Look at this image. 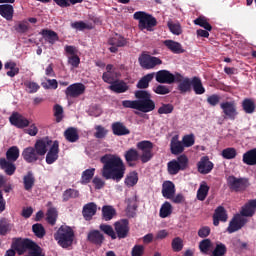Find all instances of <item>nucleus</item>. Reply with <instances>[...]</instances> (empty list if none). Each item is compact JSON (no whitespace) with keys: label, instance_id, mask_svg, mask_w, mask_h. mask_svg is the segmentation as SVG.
Segmentation results:
<instances>
[{"label":"nucleus","instance_id":"nucleus-1","mask_svg":"<svg viewBox=\"0 0 256 256\" xmlns=\"http://www.w3.org/2000/svg\"><path fill=\"white\" fill-rule=\"evenodd\" d=\"M100 162L103 164L101 175L104 179H112L119 183L125 177V163L121 157L115 154H105L100 158Z\"/></svg>","mask_w":256,"mask_h":256},{"label":"nucleus","instance_id":"nucleus-2","mask_svg":"<svg viewBox=\"0 0 256 256\" xmlns=\"http://www.w3.org/2000/svg\"><path fill=\"white\" fill-rule=\"evenodd\" d=\"M54 239L57 241L58 245L63 249H68L73 245L75 239V232L72 227L61 226L57 232L54 234Z\"/></svg>","mask_w":256,"mask_h":256},{"label":"nucleus","instance_id":"nucleus-3","mask_svg":"<svg viewBox=\"0 0 256 256\" xmlns=\"http://www.w3.org/2000/svg\"><path fill=\"white\" fill-rule=\"evenodd\" d=\"M134 19L138 22V28L140 31H153V27H157V19L153 15L143 11L135 12Z\"/></svg>","mask_w":256,"mask_h":256},{"label":"nucleus","instance_id":"nucleus-4","mask_svg":"<svg viewBox=\"0 0 256 256\" xmlns=\"http://www.w3.org/2000/svg\"><path fill=\"white\" fill-rule=\"evenodd\" d=\"M134 95L136 99H139V111L142 113L155 111V101L151 99V93L145 90H137Z\"/></svg>","mask_w":256,"mask_h":256},{"label":"nucleus","instance_id":"nucleus-5","mask_svg":"<svg viewBox=\"0 0 256 256\" xmlns=\"http://www.w3.org/2000/svg\"><path fill=\"white\" fill-rule=\"evenodd\" d=\"M169 175H177L179 171H185L189 167V158L187 155H180L167 164Z\"/></svg>","mask_w":256,"mask_h":256},{"label":"nucleus","instance_id":"nucleus-6","mask_svg":"<svg viewBox=\"0 0 256 256\" xmlns=\"http://www.w3.org/2000/svg\"><path fill=\"white\" fill-rule=\"evenodd\" d=\"M227 185L230 191H234L235 193H241L245 191L247 187H249V179L229 176L227 178Z\"/></svg>","mask_w":256,"mask_h":256},{"label":"nucleus","instance_id":"nucleus-7","mask_svg":"<svg viewBox=\"0 0 256 256\" xmlns=\"http://www.w3.org/2000/svg\"><path fill=\"white\" fill-rule=\"evenodd\" d=\"M139 151L142 152L140 159L142 163H149L150 159H153V142L149 140H143L136 144Z\"/></svg>","mask_w":256,"mask_h":256},{"label":"nucleus","instance_id":"nucleus-8","mask_svg":"<svg viewBox=\"0 0 256 256\" xmlns=\"http://www.w3.org/2000/svg\"><path fill=\"white\" fill-rule=\"evenodd\" d=\"M220 109H222L225 119H229L230 121H235L239 115V111H237V102L235 100L222 102L220 104Z\"/></svg>","mask_w":256,"mask_h":256},{"label":"nucleus","instance_id":"nucleus-9","mask_svg":"<svg viewBox=\"0 0 256 256\" xmlns=\"http://www.w3.org/2000/svg\"><path fill=\"white\" fill-rule=\"evenodd\" d=\"M174 83H178L177 89L183 95L191 91L193 79L183 76L181 73L176 72Z\"/></svg>","mask_w":256,"mask_h":256},{"label":"nucleus","instance_id":"nucleus-10","mask_svg":"<svg viewBox=\"0 0 256 256\" xmlns=\"http://www.w3.org/2000/svg\"><path fill=\"white\" fill-rule=\"evenodd\" d=\"M114 231L116 233V239H127L129 237V220L121 219L114 223Z\"/></svg>","mask_w":256,"mask_h":256},{"label":"nucleus","instance_id":"nucleus-11","mask_svg":"<svg viewBox=\"0 0 256 256\" xmlns=\"http://www.w3.org/2000/svg\"><path fill=\"white\" fill-rule=\"evenodd\" d=\"M87 87L83 83H74L69 85L65 90L66 97L70 99H77V97H81V95H85Z\"/></svg>","mask_w":256,"mask_h":256},{"label":"nucleus","instance_id":"nucleus-12","mask_svg":"<svg viewBox=\"0 0 256 256\" xmlns=\"http://www.w3.org/2000/svg\"><path fill=\"white\" fill-rule=\"evenodd\" d=\"M248 221L249 220L247 218L241 216L240 214H235L233 216V218L231 219V221L229 222L227 231L230 234L235 233V232L243 229V227H245V225H247Z\"/></svg>","mask_w":256,"mask_h":256},{"label":"nucleus","instance_id":"nucleus-13","mask_svg":"<svg viewBox=\"0 0 256 256\" xmlns=\"http://www.w3.org/2000/svg\"><path fill=\"white\" fill-rule=\"evenodd\" d=\"M138 61L143 69H153L154 67H157V65H161V63H163L161 59L149 54H142Z\"/></svg>","mask_w":256,"mask_h":256},{"label":"nucleus","instance_id":"nucleus-14","mask_svg":"<svg viewBox=\"0 0 256 256\" xmlns=\"http://www.w3.org/2000/svg\"><path fill=\"white\" fill-rule=\"evenodd\" d=\"M64 51L66 55H70L68 57V64L71 65L72 69H77L81 63V58L77 56V47L66 45Z\"/></svg>","mask_w":256,"mask_h":256},{"label":"nucleus","instance_id":"nucleus-15","mask_svg":"<svg viewBox=\"0 0 256 256\" xmlns=\"http://www.w3.org/2000/svg\"><path fill=\"white\" fill-rule=\"evenodd\" d=\"M157 83L173 85L175 83V79L177 77V73H170L169 70H159L157 74H155Z\"/></svg>","mask_w":256,"mask_h":256},{"label":"nucleus","instance_id":"nucleus-16","mask_svg":"<svg viewBox=\"0 0 256 256\" xmlns=\"http://www.w3.org/2000/svg\"><path fill=\"white\" fill-rule=\"evenodd\" d=\"M52 145L53 140L49 139V137H45L37 140L33 148L40 157H43L47 154V151H49L48 147H51Z\"/></svg>","mask_w":256,"mask_h":256},{"label":"nucleus","instance_id":"nucleus-17","mask_svg":"<svg viewBox=\"0 0 256 256\" xmlns=\"http://www.w3.org/2000/svg\"><path fill=\"white\" fill-rule=\"evenodd\" d=\"M9 121L11 125L17 127V129H25V127H29V120L25 118V116L19 114V112H14L9 117Z\"/></svg>","mask_w":256,"mask_h":256},{"label":"nucleus","instance_id":"nucleus-18","mask_svg":"<svg viewBox=\"0 0 256 256\" xmlns=\"http://www.w3.org/2000/svg\"><path fill=\"white\" fill-rule=\"evenodd\" d=\"M87 241L96 247H101L105 242V235L99 230H91L87 235Z\"/></svg>","mask_w":256,"mask_h":256},{"label":"nucleus","instance_id":"nucleus-19","mask_svg":"<svg viewBox=\"0 0 256 256\" xmlns=\"http://www.w3.org/2000/svg\"><path fill=\"white\" fill-rule=\"evenodd\" d=\"M214 164L209 160L208 156H203L200 161L197 163L198 172L201 175H209L213 171Z\"/></svg>","mask_w":256,"mask_h":256},{"label":"nucleus","instance_id":"nucleus-20","mask_svg":"<svg viewBox=\"0 0 256 256\" xmlns=\"http://www.w3.org/2000/svg\"><path fill=\"white\" fill-rule=\"evenodd\" d=\"M59 159V141L55 140L46 154L47 165H53Z\"/></svg>","mask_w":256,"mask_h":256},{"label":"nucleus","instance_id":"nucleus-21","mask_svg":"<svg viewBox=\"0 0 256 256\" xmlns=\"http://www.w3.org/2000/svg\"><path fill=\"white\" fill-rule=\"evenodd\" d=\"M108 45H111L109 48L110 53H117L119 47H125L127 45V39L123 36L112 37L108 40Z\"/></svg>","mask_w":256,"mask_h":256},{"label":"nucleus","instance_id":"nucleus-22","mask_svg":"<svg viewBox=\"0 0 256 256\" xmlns=\"http://www.w3.org/2000/svg\"><path fill=\"white\" fill-rule=\"evenodd\" d=\"M82 215L85 221H91L94 215H97V204L89 202L83 206Z\"/></svg>","mask_w":256,"mask_h":256},{"label":"nucleus","instance_id":"nucleus-23","mask_svg":"<svg viewBox=\"0 0 256 256\" xmlns=\"http://www.w3.org/2000/svg\"><path fill=\"white\" fill-rule=\"evenodd\" d=\"M170 151L172 155H181L185 151L183 142L179 141V136L175 135L172 137L170 142Z\"/></svg>","mask_w":256,"mask_h":256},{"label":"nucleus","instance_id":"nucleus-24","mask_svg":"<svg viewBox=\"0 0 256 256\" xmlns=\"http://www.w3.org/2000/svg\"><path fill=\"white\" fill-rule=\"evenodd\" d=\"M22 157L26 163H36L40 156L33 147H27L22 151Z\"/></svg>","mask_w":256,"mask_h":256},{"label":"nucleus","instance_id":"nucleus-25","mask_svg":"<svg viewBox=\"0 0 256 256\" xmlns=\"http://www.w3.org/2000/svg\"><path fill=\"white\" fill-rule=\"evenodd\" d=\"M255 211H256V199L250 200L248 201V203H246L241 211L240 214L241 217H253V215H255Z\"/></svg>","mask_w":256,"mask_h":256},{"label":"nucleus","instance_id":"nucleus-26","mask_svg":"<svg viewBox=\"0 0 256 256\" xmlns=\"http://www.w3.org/2000/svg\"><path fill=\"white\" fill-rule=\"evenodd\" d=\"M113 135H116L117 137H123L125 135H129L131 133V130L125 126L122 122H114L111 126Z\"/></svg>","mask_w":256,"mask_h":256},{"label":"nucleus","instance_id":"nucleus-27","mask_svg":"<svg viewBox=\"0 0 256 256\" xmlns=\"http://www.w3.org/2000/svg\"><path fill=\"white\" fill-rule=\"evenodd\" d=\"M175 184L172 181H166L162 185V196L164 199H173L175 197Z\"/></svg>","mask_w":256,"mask_h":256},{"label":"nucleus","instance_id":"nucleus-28","mask_svg":"<svg viewBox=\"0 0 256 256\" xmlns=\"http://www.w3.org/2000/svg\"><path fill=\"white\" fill-rule=\"evenodd\" d=\"M124 157L129 167H135V161L141 159L139 152L135 148H130L126 151Z\"/></svg>","mask_w":256,"mask_h":256},{"label":"nucleus","instance_id":"nucleus-29","mask_svg":"<svg viewBox=\"0 0 256 256\" xmlns=\"http://www.w3.org/2000/svg\"><path fill=\"white\" fill-rule=\"evenodd\" d=\"M242 161L244 165L254 167L256 165V148L246 151L242 156Z\"/></svg>","mask_w":256,"mask_h":256},{"label":"nucleus","instance_id":"nucleus-30","mask_svg":"<svg viewBox=\"0 0 256 256\" xmlns=\"http://www.w3.org/2000/svg\"><path fill=\"white\" fill-rule=\"evenodd\" d=\"M108 89L110 91H113V93H127V91H129V86L123 80H116L115 82L110 84Z\"/></svg>","mask_w":256,"mask_h":256},{"label":"nucleus","instance_id":"nucleus-31","mask_svg":"<svg viewBox=\"0 0 256 256\" xmlns=\"http://www.w3.org/2000/svg\"><path fill=\"white\" fill-rule=\"evenodd\" d=\"M13 223H11V220L7 217H1L0 218V235L2 237H5V235H8V233H11L13 231Z\"/></svg>","mask_w":256,"mask_h":256},{"label":"nucleus","instance_id":"nucleus-32","mask_svg":"<svg viewBox=\"0 0 256 256\" xmlns=\"http://www.w3.org/2000/svg\"><path fill=\"white\" fill-rule=\"evenodd\" d=\"M40 35H42L43 39L50 43V45H55V42L59 40V34L50 29H42Z\"/></svg>","mask_w":256,"mask_h":256},{"label":"nucleus","instance_id":"nucleus-33","mask_svg":"<svg viewBox=\"0 0 256 256\" xmlns=\"http://www.w3.org/2000/svg\"><path fill=\"white\" fill-rule=\"evenodd\" d=\"M0 167L6 173V175H15V171H17V167L13 164L12 161H9L5 158H0Z\"/></svg>","mask_w":256,"mask_h":256},{"label":"nucleus","instance_id":"nucleus-34","mask_svg":"<svg viewBox=\"0 0 256 256\" xmlns=\"http://www.w3.org/2000/svg\"><path fill=\"white\" fill-rule=\"evenodd\" d=\"M15 13V10L13 9V5L10 4H2L0 5V15L6 21H13V14Z\"/></svg>","mask_w":256,"mask_h":256},{"label":"nucleus","instance_id":"nucleus-35","mask_svg":"<svg viewBox=\"0 0 256 256\" xmlns=\"http://www.w3.org/2000/svg\"><path fill=\"white\" fill-rule=\"evenodd\" d=\"M164 45L169 50H171L172 53H175L176 55H179L181 53H185V49H183V46L179 42H176V41H173V40H165Z\"/></svg>","mask_w":256,"mask_h":256},{"label":"nucleus","instance_id":"nucleus-36","mask_svg":"<svg viewBox=\"0 0 256 256\" xmlns=\"http://www.w3.org/2000/svg\"><path fill=\"white\" fill-rule=\"evenodd\" d=\"M153 79H155V72L146 74L138 81L136 85L137 89H148L149 84L151 83V81H153Z\"/></svg>","mask_w":256,"mask_h":256},{"label":"nucleus","instance_id":"nucleus-37","mask_svg":"<svg viewBox=\"0 0 256 256\" xmlns=\"http://www.w3.org/2000/svg\"><path fill=\"white\" fill-rule=\"evenodd\" d=\"M242 109L244 113L247 115H252V113H255L256 105L255 100L251 98H245L242 101Z\"/></svg>","mask_w":256,"mask_h":256},{"label":"nucleus","instance_id":"nucleus-38","mask_svg":"<svg viewBox=\"0 0 256 256\" xmlns=\"http://www.w3.org/2000/svg\"><path fill=\"white\" fill-rule=\"evenodd\" d=\"M23 184L25 191H32L33 187H35V176L33 172H27V175L23 177Z\"/></svg>","mask_w":256,"mask_h":256},{"label":"nucleus","instance_id":"nucleus-39","mask_svg":"<svg viewBox=\"0 0 256 256\" xmlns=\"http://www.w3.org/2000/svg\"><path fill=\"white\" fill-rule=\"evenodd\" d=\"M192 88L196 95H203L205 93V87H203V82L201 78L194 76L192 78Z\"/></svg>","mask_w":256,"mask_h":256},{"label":"nucleus","instance_id":"nucleus-40","mask_svg":"<svg viewBox=\"0 0 256 256\" xmlns=\"http://www.w3.org/2000/svg\"><path fill=\"white\" fill-rule=\"evenodd\" d=\"M117 215V211L113 206H103L102 207V219L104 221H111L114 216Z\"/></svg>","mask_w":256,"mask_h":256},{"label":"nucleus","instance_id":"nucleus-41","mask_svg":"<svg viewBox=\"0 0 256 256\" xmlns=\"http://www.w3.org/2000/svg\"><path fill=\"white\" fill-rule=\"evenodd\" d=\"M173 213V206L170 202L166 201L162 204L159 212L161 219H167Z\"/></svg>","mask_w":256,"mask_h":256},{"label":"nucleus","instance_id":"nucleus-42","mask_svg":"<svg viewBox=\"0 0 256 256\" xmlns=\"http://www.w3.org/2000/svg\"><path fill=\"white\" fill-rule=\"evenodd\" d=\"M199 249L204 255H211V249H213V242H211V239H204L199 243Z\"/></svg>","mask_w":256,"mask_h":256},{"label":"nucleus","instance_id":"nucleus-43","mask_svg":"<svg viewBox=\"0 0 256 256\" xmlns=\"http://www.w3.org/2000/svg\"><path fill=\"white\" fill-rule=\"evenodd\" d=\"M227 255V246L221 242H217L215 248L210 252V256Z\"/></svg>","mask_w":256,"mask_h":256},{"label":"nucleus","instance_id":"nucleus-44","mask_svg":"<svg viewBox=\"0 0 256 256\" xmlns=\"http://www.w3.org/2000/svg\"><path fill=\"white\" fill-rule=\"evenodd\" d=\"M65 139L69 141V143H76L79 141V134L77 133V129L75 128H68L64 132Z\"/></svg>","mask_w":256,"mask_h":256},{"label":"nucleus","instance_id":"nucleus-45","mask_svg":"<svg viewBox=\"0 0 256 256\" xmlns=\"http://www.w3.org/2000/svg\"><path fill=\"white\" fill-rule=\"evenodd\" d=\"M57 217H59L57 208H49L47 210L46 221L49 225H55V223H57Z\"/></svg>","mask_w":256,"mask_h":256},{"label":"nucleus","instance_id":"nucleus-46","mask_svg":"<svg viewBox=\"0 0 256 256\" xmlns=\"http://www.w3.org/2000/svg\"><path fill=\"white\" fill-rule=\"evenodd\" d=\"M100 231L110 237L112 240L117 239V234L115 233V230L113 229V226L109 224H101L99 226Z\"/></svg>","mask_w":256,"mask_h":256},{"label":"nucleus","instance_id":"nucleus-47","mask_svg":"<svg viewBox=\"0 0 256 256\" xmlns=\"http://www.w3.org/2000/svg\"><path fill=\"white\" fill-rule=\"evenodd\" d=\"M6 159L7 161H12L15 163L17 159H19V147L12 146L6 152Z\"/></svg>","mask_w":256,"mask_h":256},{"label":"nucleus","instance_id":"nucleus-48","mask_svg":"<svg viewBox=\"0 0 256 256\" xmlns=\"http://www.w3.org/2000/svg\"><path fill=\"white\" fill-rule=\"evenodd\" d=\"M94 175H95V168L86 169L85 171L82 172L81 183L83 185H87V183H91V180L93 179Z\"/></svg>","mask_w":256,"mask_h":256},{"label":"nucleus","instance_id":"nucleus-49","mask_svg":"<svg viewBox=\"0 0 256 256\" xmlns=\"http://www.w3.org/2000/svg\"><path fill=\"white\" fill-rule=\"evenodd\" d=\"M194 25H198L199 27H202L206 31H213V26L209 22H207V18L204 16H200L194 20Z\"/></svg>","mask_w":256,"mask_h":256},{"label":"nucleus","instance_id":"nucleus-50","mask_svg":"<svg viewBox=\"0 0 256 256\" xmlns=\"http://www.w3.org/2000/svg\"><path fill=\"white\" fill-rule=\"evenodd\" d=\"M79 197V190L76 189H66L62 194V199L64 202L69 201V199H77Z\"/></svg>","mask_w":256,"mask_h":256},{"label":"nucleus","instance_id":"nucleus-51","mask_svg":"<svg viewBox=\"0 0 256 256\" xmlns=\"http://www.w3.org/2000/svg\"><path fill=\"white\" fill-rule=\"evenodd\" d=\"M32 231L34 233V235L38 238V239H43V237H45L46 235V231H45V227H43V224L41 223H36L32 226Z\"/></svg>","mask_w":256,"mask_h":256},{"label":"nucleus","instance_id":"nucleus-52","mask_svg":"<svg viewBox=\"0 0 256 256\" xmlns=\"http://www.w3.org/2000/svg\"><path fill=\"white\" fill-rule=\"evenodd\" d=\"M167 27L173 35H181V33H183V28L180 23H175L170 20L167 22Z\"/></svg>","mask_w":256,"mask_h":256},{"label":"nucleus","instance_id":"nucleus-53","mask_svg":"<svg viewBox=\"0 0 256 256\" xmlns=\"http://www.w3.org/2000/svg\"><path fill=\"white\" fill-rule=\"evenodd\" d=\"M214 217L218 218L222 223L227 222L228 215H227V210H225V207L223 206H218L215 209Z\"/></svg>","mask_w":256,"mask_h":256},{"label":"nucleus","instance_id":"nucleus-54","mask_svg":"<svg viewBox=\"0 0 256 256\" xmlns=\"http://www.w3.org/2000/svg\"><path fill=\"white\" fill-rule=\"evenodd\" d=\"M139 181V176L137 172H130L129 175L125 179V185L127 187H135L137 185V182Z\"/></svg>","mask_w":256,"mask_h":256},{"label":"nucleus","instance_id":"nucleus-55","mask_svg":"<svg viewBox=\"0 0 256 256\" xmlns=\"http://www.w3.org/2000/svg\"><path fill=\"white\" fill-rule=\"evenodd\" d=\"M207 195H209V187L207 184H201L197 191L198 201H205V199H207Z\"/></svg>","mask_w":256,"mask_h":256},{"label":"nucleus","instance_id":"nucleus-56","mask_svg":"<svg viewBox=\"0 0 256 256\" xmlns=\"http://www.w3.org/2000/svg\"><path fill=\"white\" fill-rule=\"evenodd\" d=\"M102 81H104V83L112 85L117 81V72H104L102 74Z\"/></svg>","mask_w":256,"mask_h":256},{"label":"nucleus","instance_id":"nucleus-57","mask_svg":"<svg viewBox=\"0 0 256 256\" xmlns=\"http://www.w3.org/2000/svg\"><path fill=\"white\" fill-rule=\"evenodd\" d=\"M183 239L181 237H175L172 240L171 243V247H172V251H174V253H179L181 251H183Z\"/></svg>","mask_w":256,"mask_h":256},{"label":"nucleus","instance_id":"nucleus-58","mask_svg":"<svg viewBox=\"0 0 256 256\" xmlns=\"http://www.w3.org/2000/svg\"><path fill=\"white\" fill-rule=\"evenodd\" d=\"M72 29H77L78 31H84V29H93V25L87 24L83 21H77L71 24Z\"/></svg>","mask_w":256,"mask_h":256},{"label":"nucleus","instance_id":"nucleus-59","mask_svg":"<svg viewBox=\"0 0 256 256\" xmlns=\"http://www.w3.org/2000/svg\"><path fill=\"white\" fill-rule=\"evenodd\" d=\"M122 106L125 109H136L139 111V99L138 100H123Z\"/></svg>","mask_w":256,"mask_h":256},{"label":"nucleus","instance_id":"nucleus-60","mask_svg":"<svg viewBox=\"0 0 256 256\" xmlns=\"http://www.w3.org/2000/svg\"><path fill=\"white\" fill-rule=\"evenodd\" d=\"M24 86L26 87L28 93H37V91H39V89H41V86H39L36 82H32V81H26L24 82Z\"/></svg>","mask_w":256,"mask_h":256},{"label":"nucleus","instance_id":"nucleus-61","mask_svg":"<svg viewBox=\"0 0 256 256\" xmlns=\"http://www.w3.org/2000/svg\"><path fill=\"white\" fill-rule=\"evenodd\" d=\"M222 157L224 159H235L237 157V150L235 148H226L222 151Z\"/></svg>","mask_w":256,"mask_h":256},{"label":"nucleus","instance_id":"nucleus-62","mask_svg":"<svg viewBox=\"0 0 256 256\" xmlns=\"http://www.w3.org/2000/svg\"><path fill=\"white\" fill-rule=\"evenodd\" d=\"M54 117H56V123L63 121V106L59 104L54 105Z\"/></svg>","mask_w":256,"mask_h":256},{"label":"nucleus","instance_id":"nucleus-63","mask_svg":"<svg viewBox=\"0 0 256 256\" xmlns=\"http://www.w3.org/2000/svg\"><path fill=\"white\" fill-rule=\"evenodd\" d=\"M175 107H173V104H162V106L158 109L159 115H169L170 113H173V110Z\"/></svg>","mask_w":256,"mask_h":256},{"label":"nucleus","instance_id":"nucleus-64","mask_svg":"<svg viewBox=\"0 0 256 256\" xmlns=\"http://www.w3.org/2000/svg\"><path fill=\"white\" fill-rule=\"evenodd\" d=\"M182 144L184 147H193L195 145V135L188 134L182 138Z\"/></svg>","mask_w":256,"mask_h":256}]
</instances>
